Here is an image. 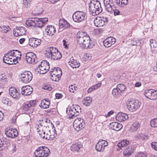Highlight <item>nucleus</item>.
<instances>
[{"mask_svg":"<svg viewBox=\"0 0 157 157\" xmlns=\"http://www.w3.org/2000/svg\"><path fill=\"white\" fill-rule=\"evenodd\" d=\"M35 11L36 13L35 14L37 15H39L41 14L43 12V10L41 7H37L36 9L35 10Z\"/></svg>","mask_w":157,"mask_h":157,"instance_id":"nucleus-51","label":"nucleus"},{"mask_svg":"<svg viewBox=\"0 0 157 157\" xmlns=\"http://www.w3.org/2000/svg\"><path fill=\"white\" fill-rule=\"evenodd\" d=\"M129 142L127 140H123L118 143L117 145L118 148H117V150H120L121 149L122 147H126L129 144Z\"/></svg>","mask_w":157,"mask_h":157,"instance_id":"nucleus-36","label":"nucleus"},{"mask_svg":"<svg viewBox=\"0 0 157 157\" xmlns=\"http://www.w3.org/2000/svg\"><path fill=\"white\" fill-rule=\"evenodd\" d=\"M40 20L43 22V23L44 25L48 21V18H39Z\"/></svg>","mask_w":157,"mask_h":157,"instance_id":"nucleus-61","label":"nucleus"},{"mask_svg":"<svg viewBox=\"0 0 157 157\" xmlns=\"http://www.w3.org/2000/svg\"><path fill=\"white\" fill-rule=\"evenodd\" d=\"M70 25L67 21L64 19H60L59 20V29H69L70 28Z\"/></svg>","mask_w":157,"mask_h":157,"instance_id":"nucleus-25","label":"nucleus"},{"mask_svg":"<svg viewBox=\"0 0 157 157\" xmlns=\"http://www.w3.org/2000/svg\"><path fill=\"white\" fill-rule=\"evenodd\" d=\"M101 85V83H99L96 85H94L92 86L94 90H95L98 89L99 87H100Z\"/></svg>","mask_w":157,"mask_h":157,"instance_id":"nucleus-56","label":"nucleus"},{"mask_svg":"<svg viewBox=\"0 0 157 157\" xmlns=\"http://www.w3.org/2000/svg\"><path fill=\"white\" fill-rule=\"evenodd\" d=\"M43 88L44 90H48L49 91H50L51 90V88L50 87V85L46 84H45L43 87Z\"/></svg>","mask_w":157,"mask_h":157,"instance_id":"nucleus-60","label":"nucleus"},{"mask_svg":"<svg viewBox=\"0 0 157 157\" xmlns=\"http://www.w3.org/2000/svg\"><path fill=\"white\" fill-rule=\"evenodd\" d=\"M88 5L89 11L93 15H98L102 11L101 3L98 0H91Z\"/></svg>","mask_w":157,"mask_h":157,"instance_id":"nucleus-1","label":"nucleus"},{"mask_svg":"<svg viewBox=\"0 0 157 157\" xmlns=\"http://www.w3.org/2000/svg\"><path fill=\"white\" fill-rule=\"evenodd\" d=\"M14 30L13 34L15 36H17V35L18 36L23 35L25 34L26 31V29L22 26H17Z\"/></svg>","mask_w":157,"mask_h":157,"instance_id":"nucleus-18","label":"nucleus"},{"mask_svg":"<svg viewBox=\"0 0 157 157\" xmlns=\"http://www.w3.org/2000/svg\"><path fill=\"white\" fill-rule=\"evenodd\" d=\"M44 125H45V126L46 125L45 124H44V122L42 121L40 122V121H39L37 124L38 127H36L37 132H39V133L40 132V128H41L43 126L44 127Z\"/></svg>","mask_w":157,"mask_h":157,"instance_id":"nucleus-47","label":"nucleus"},{"mask_svg":"<svg viewBox=\"0 0 157 157\" xmlns=\"http://www.w3.org/2000/svg\"><path fill=\"white\" fill-rule=\"evenodd\" d=\"M150 124L151 127H157V118L152 119L150 121Z\"/></svg>","mask_w":157,"mask_h":157,"instance_id":"nucleus-49","label":"nucleus"},{"mask_svg":"<svg viewBox=\"0 0 157 157\" xmlns=\"http://www.w3.org/2000/svg\"><path fill=\"white\" fill-rule=\"evenodd\" d=\"M2 140L3 139L2 138L1 141L0 142V148L3 147L6 148L10 145V140L7 139H5L3 140Z\"/></svg>","mask_w":157,"mask_h":157,"instance_id":"nucleus-38","label":"nucleus"},{"mask_svg":"<svg viewBox=\"0 0 157 157\" xmlns=\"http://www.w3.org/2000/svg\"><path fill=\"white\" fill-rule=\"evenodd\" d=\"M26 25L28 26L41 27L44 25L39 18H32L26 20Z\"/></svg>","mask_w":157,"mask_h":157,"instance_id":"nucleus-4","label":"nucleus"},{"mask_svg":"<svg viewBox=\"0 0 157 157\" xmlns=\"http://www.w3.org/2000/svg\"><path fill=\"white\" fill-rule=\"evenodd\" d=\"M108 18L106 17H97L94 19V23L95 25L98 27H101L107 24Z\"/></svg>","mask_w":157,"mask_h":157,"instance_id":"nucleus-9","label":"nucleus"},{"mask_svg":"<svg viewBox=\"0 0 157 157\" xmlns=\"http://www.w3.org/2000/svg\"><path fill=\"white\" fill-rule=\"evenodd\" d=\"M2 102L3 103L7 105H10L11 104V101L9 99L6 98H3L2 99Z\"/></svg>","mask_w":157,"mask_h":157,"instance_id":"nucleus-42","label":"nucleus"},{"mask_svg":"<svg viewBox=\"0 0 157 157\" xmlns=\"http://www.w3.org/2000/svg\"><path fill=\"white\" fill-rule=\"evenodd\" d=\"M86 13L83 12L78 11L73 14L72 18L74 21L75 22H79L84 20Z\"/></svg>","mask_w":157,"mask_h":157,"instance_id":"nucleus-8","label":"nucleus"},{"mask_svg":"<svg viewBox=\"0 0 157 157\" xmlns=\"http://www.w3.org/2000/svg\"><path fill=\"white\" fill-rule=\"evenodd\" d=\"M18 58H13V59L12 61V63H13V64H16L17 63H18V61L17 60Z\"/></svg>","mask_w":157,"mask_h":157,"instance_id":"nucleus-64","label":"nucleus"},{"mask_svg":"<svg viewBox=\"0 0 157 157\" xmlns=\"http://www.w3.org/2000/svg\"><path fill=\"white\" fill-rule=\"evenodd\" d=\"M5 133L7 137L10 138H15L18 135V132L16 129L10 128H6Z\"/></svg>","mask_w":157,"mask_h":157,"instance_id":"nucleus-11","label":"nucleus"},{"mask_svg":"<svg viewBox=\"0 0 157 157\" xmlns=\"http://www.w3.org/2000/svg\"><path fill=\"white\" fill-rule=\"evenodd\" d=\"M51 73V79L55 81H58L62 74V71L59 67L52 69Z\"/></svg>","mask_w":157,"mask_h":157,"instance_id":"nucleus-5","label":"nucleus"},{"mask_svg":"<svg viewBox=\"0 0 157 157\" xmlns=\"http://www.w3.org/2000/svg\"><path fill=\"white\" fill-rule=\"evenodd\" d=\"M8 54L9 53H7L5 55L3 59V61L4 63L9 64V62H8L9 61V60H10V57Z\"/></svg>","mask_w":157,"mask_h":157,"instance_id":"nucleus-46","label":"nucleus"},{"mask_svg":"<svg viewBox=\"0 0 157 157\" xmlns=\"http://www.w3.org/2000/svg\"><path fill=\"white\" fill-rule=\"evenodd\" d=\"M70 61L71 62L70 65L73 68H76L78 67L80 65V63H78L76 59H74L73 57L71 58Z\"/></svg>","mask_w":157,"mask_h":157,"instance_id":"nucleus-39","label":"nucleus"},{"mask_svg":"<svg viewBox=\"0 0 157 157\" xmlns=\"http://www.w3.org/2000/svg\"><path fill=\"white\" fill-rule=\"evenodd\" d=\"M103 2L106 10L108 12L111 13L113 11V7L110 4V0H104Z\"/></svg>","mask_w":157,"mask_h":157,"instance_id":"nucleus-32","label":"nucleus"},{"mask_svg":"<svg viewBox=\"0 0 157 157\" xmlns=\"http://www.w3.org/2000/svg\"><path fill=\"white\" fill-rule=\"evenodd\" d=\"M81 112L80 107L78 105H72L70 108L66 109V112L70 115L69 117L75 118Z\"/></svg>","mask_w":157,"mask_h":157,"instance_id":"nucleus-2","label":"nucleus"},{"mask_svg":"<svg viewBox=\"0 0 157 157\" xmlns=\"http://www.w3.org/2000/svg\"><path fill=\"white\" fill-rule=\"evenodd\" d=\"M50 127L48 126H45V125H44V127L42 129V132H43V134H45V133H51V129H50Z\"/></svg>","mask_w":157,"mask_h":157,"instance_id":"nucleus-45","label":"nucleus"},{"mask_svg":"<svg viewBox=\"0 0 157 157\" xmlns=\"http://www.w3.org/2000/svg\"><path fill=\"white\" fill-rule=\"evenodd\" d=\"M103 42L104 46L106 48H108L115 43L116 39L113 37L110 36L105 40Z\"/></svg>","mask_w":157,"mask_h":157,"instance_id":"nucleus-17","label":"nucleus"},{"mask_svg":"<svg viewBox=\"0 0 157 157\" xmlns=\"http://www.w3.org/2000/svg\"><path fill=\"white\" fill-rule=\"evenodd\" d=\"M58 51V49L52 47L48 48L46 50V52L45 53V56L47 57L50 58L51 55Z\"/></svg>","mask_w":157,"mask_h":157,"instance_id":"nucleus-21","label":"nucleus"},{"mask_svg":"<svg viewBox=\"0 0 157 157\" xmlns=\"http://www.w3.org/2000/svg\"><path fill=\"white\" fill-rule=\"evenodd\" d=\"M140 105V102L138 100H135L129 101L127 103V106L130 111L132 112L139 108Z\"/></svg>","mask_w":157,"mask_h":157,"instance_id":"nucleus-7","label":"nucleus"},{"mask_svg":"<svg viewBox=\"0 0 157 157\" xmlns=\"http://www.w3.org/2000/svg\"><path fill=\"white\" fill-rule=\"evenodd\" d=\"M55 96L56 99H59L63 97V95L61 94L56 93Z\"/></svg>","mask_w":157,"mask_h":157,"instance_id":"nucleus-62","label":"nucleus"},{"mask_svg":"<svg viewBox=\"0 0 157 157\" xmlns=\"http://www.w3.org/2000/svg\"><path fill=\"white\" fill-rule=\"evenodd\" d=\"M74 86L72 85H71L69 86V90L70 92L72 93H74Z\"/></svg>","mask_w":157,"mask_h":157,"instance_id":"nucleus-63","label":"nucleus"},{"mask_svg":"<svg viewBox=\"0 0 157 157\" xmlns=\"http://www.w3.org/2000/svg\"><path fill=\"white\" fill-rule=\"evenodd\" d=\"M134 148L132 146H129L123 151V155L126 157L130 156L133 151Z\"/></svg>","mask_w":157,"mask_h":157,"instance_id":"nucleus-34","label":"nucleus"},{"mask_svg":"<svg viewBox=\"0 0 157 157\" xmlns=\"http://www.w3.org/2000/svg\"><path fill=\"white\" fill-rule=\"evenodd\" d=\"M128 0H121V6H122V5H127L128 4Z\"/></svg>","mask_w":157,"mask_h":157,"instance_id":"nucleus-59","label":"nucleus"},{"mask_svg":"<svg viewBox=\"0 0 157 157\" xmlns=\"http://www.w3.org/2000/svg\"><path fill=\"white\" fill-rule=\"evenodd\" d=\"M144 94L147 98L151 100L157 99V90L153 89H149L145 90Z\"/></svg>","mask_w":157,"mask_h":157,"instance_id":"nucleus-10","label":"nucleus"},{"mask_svg":"<svg viewBox=\"0 0 157 157\" xmlns=\"http://www.w3.org/2000/svg\"><path fill=\"white\" fill-rule=\"evenodd\" d=\"M10 94L13 98H17L19 95V93L14 88L10 87L9 89Z\"/></svg>","mask_w":157,"mask_h":157,"instance_id":"nucleus-33","label":"nucleus"},{"mask_svg":"<svg viewBox=\"0 0 157 157\" xmlns=\"http://www.w3.org/2000/svg\"><path fill=\"white\" fill-rule=\"evenodd\" d=\"M116 88L121 93L125 90L126 87L125 85L123 84H119L117 85Z\"/></svg>","mask_w":157,"mask_h":157,"instance_id":"nucleus-43","label":"nucleus"},{"mask_svg":"<svg viewBox=\"0 0 157 157\" xmlns=\"http://www.w3.org/2000/svg\"><path fill=\"white\" fill-rule=\"evenodd\" d=\"M7 53H9L8 55L10 56V57L16 56L14 50H10Z\"/></svg>","mask_w":157,"mask_h":157,"instance_id":"nucleus-55","label":"nucleus"},{"mask_svg":"<svg viewBox=\"0 0 157 157\" xmlns=\"http://www.w3.org/2000/svg\"><path fill=\"white\" fill-rule=\"evenodd\" d=\"M45 65L43 63H41L40 65H38V67L35 69V71L37 73H40V74H44L47 72V71H45Z\"/></svg>","mask_w":157,"mask_h":157,"instance_id":"nucleus-29","label":"nucleus"},{"mask_svg":"<svg viewBox=\"0 0 157 157\" xmlns=\"http://www.w3.org/2000/svg\"><path fill=\"white\" fill-rule=\"evenodd\" d=\"M108 145V142L103 140H100L95 146V149L99 152L103 151L105 147Z\"/></svg>","mask_w":157,"mask_h":157,"instance_id":"nucleus-13","label":"nucleus"},{"mask_svg":"<svg viewBox=\"0 0 157 157\" xmlns=\"http://www.w3.org/2000/svg\"><path fill=\"white\" fill-rule=\"evenodd\" d=\"M81 42L78 43L80 46L82 48H92L94 46V43L90 40L89 36L85 37Z\"/></svg>","mask_w":157,"mask_h":157,"instance_id":"nucleus-6","label":"nucleus"},{"mask_svg":"<svg viewBox=\"0 0 157 157\" xmlns=\"http://www.w3.org/2000/svg\"><path fill=\"white\" fill-rule=\"evenodd\" d=\"M15 55L16 56H15L16 58H19V59H21V52L17 50H14Z\"/></svg>","mask_w":157,"mask_h":157,"instance_id":"nucleus-52","label":"nucleus"},{"mask_svg":"<svg viewBox=\"0 0 157 157\" xmlns=\"http://www.w3.org/2000/svg\"><path fill=\"white\" fill-rule=\"evenodd\" d=\"M43 63L45 65V71H47L49 70L50 68L49 64L47 61L46 60H43L41 61V63Z\"/></svg>","mask_w":157,"mask_h":157,"instance_id":"nucleus-50","label":"nucleus"},{"mask_svg":"<svg viewBox=\"0 0 157 157\" xmlns=\"http://www.w3.org/2000/svg\"><path fill=\"white\" fill-rule=\"evenodd\" d=\"M45 31L47 35L52 36L55 33L56 29L54 26L49 25L47 27V28L45 29Z\"/></svg>","mask_w":157,"mask_h":157,"instance_id":"nucleus-30","label":"nucleus"},{"mask_svg":"<svg viewBox=\"0 0 157 157\" xmlns=\"http://www.w3.org/2000/svg\"><path fill=\"white\" fill-rule=\"evenodd\" d=\"M50 151L47 147L42 146L38 147L34 152L35 157H47Z\"/></svg>","mask_w":157,"mask_h":157,"instance_id":"nucleus-3","label":"nucleus"},{"mask_svg":"<svg viewBox=\"0 0 157 157\" xmlns=\"http://www.w3.org/2000/svg\"><path fill=\"white\" fill-rule=\"evenodd\" d=\"M135 157H147L146 155L143 152H139L136 154Z\"/></svg>","mask_w":157,"mask_h":157,"instance_id":"nucleus-54","label":"nucleus"},{"mask_svg":"<svg viewBox=\"0 0 157 157\" xmlns=\"http://www.w3.org/2000/svg\"><path fill=\"white\" fill-rule=\"evenodd\" d=\"M128 118V115L125 113H119L116 117V119L120 122L124 121Z\"/></svg>","mask_w":157,"mask_h":157,"instance_id":"nucleus-24","label":"nucleus"},{"mask_svg":"<svg viewBox=\"0 0 157 157\" xmlns=\"http://www.w3.org/2000/svg\"><path fill=\"white\" fill-rule=\"evenodd\" d=\"M25 57L26 61L29 63H35L37 62L36 54L33 52H29L27 53Z\"/></svg>","mask_w":157,"mask_h":157,"instance_id":"nucleus-14","label":"nucleus"},{"mask_svg":"<svg viewBox=\"0 0 157 157\" xmlns=\"http://www.w3.org/2000/svg\"><path fill=\"white\" fill-rule=\"evenodd\" d=\"M54 134L52 135L51 133H48L45 132V134H43V132H41L39 133L40 137L43 139H45L46 140H52L55 138L57 136L56 131L55 128L54 127Z\"/></svg>","mask_w":157,"mask_h":157,"instance_id":"nucleus-16","label":"nucleus"},{"mask_svg":"<svg viewBox=\"0 0 157 157\" xmlns=\"http://www.w3.org/2000/svg\"><path fill=\"white\" fill-rule=\"evenodd\" d=\"M140 127V123L139 121L134 122L130 128L131 131L135 132L137 131Z\"/></svg>","mask_w":157,"mask_h":157,"instance_id":"nucleus-35","label":"nucleus"},{"mask_svg":"<svg viewBox=\"0 0 157 157\" xmlns=\"http://www.w3.org/2000/svg\"><path fill=\"white\" fill-rule=\"evenodd\" d=\"M109 126L112 129L117 131L120 130L122 127V125L121 124L116 122L110 123Z\"/></svg>","mask_w":157,"mask_h":157,"instance_id":"nucleus-27","label":"nucleus"},{"mask_svg":"<svg viewBox=\"0 0 157 157\" xmlns=\"http://www.w3.org/2000/svg\"><path fill=\"white\" fill-rule=\"evenodd\" d=\"M82 147V145L80 142H78L73 144L71 147V150L73 152H78L80 148Z\"/></svg>","mask_w":157,"mask_h":157,"instance_id":"nucleus-22","label":"nucleus"},{"mask_svg":"<svg viewBox=\"0 0 157 157\" xmlns=\"http://www.w3.org/2000/svg\"><path fill=\"white\" fill-rule=\"evenodd\" d=\"M41 40L35 38H31L29 39V45L33 48L36 47L41 44Z\"/></svg>","mask_w":157,"mask_h":157,"instance_id":"nucleus-20","label":"nucleus"},{"mask_svg":"<svg viewBox=\"0 0 157 157\" xmlns=\"http://www.w3.org/2000/svg\"><path fill=\"white\" fill-rule=\"evenodd\" d=\"M34 101H32L29 102L24 103L23 105V110L25 112L29 111L31 107L34 106Z\"/></svg>","mask_w":157,"mask_h":157,"instance_id":"nucleus-23","label":"nucleus"},{"mask_svg":"<svg viewBox=\"0 0 157 157\" xmlns=\"http://www.w3.org/2000/svg\"><path fill=\"white\" fill-rule=\"evenodd\" d=\"M136 137L140 138L142 140H147L149 139V136L144 134L139 133L136 136Z\"/></svg>","mask_w":157,"mask_h":157,"instance_id":"nucleus-41","label":"nucleus"},{"mask_svg":"<svg viewBox=\"0 0 157 157\" xmlns=\"http://www.w3.org/2000/svg\"><path fill=\"white\" fill-rule=\"evenodd\" d=\"M151 145L153 148L157 151V142H152L151 143Z\"/></svg>","mask_w":157,"mask_h":157,"instance_id":"nucleus-58","label":"nucleus"},{"mask_svg":"<svg viewBox=\"0 0 157 157\" xmlns=\"http://www.w3.org/2000/svg\"><path fill=\"white\" fill-rule=\"evenodd\" d=\"M62 57L61 53L58 51L54 53L53 55L51 56L50 58L51 59L54 60H59Z\"/></svg>","mask_w":157,"mask_h":157,"instance_id":"nucleus-37","label":"nucleus"},{"mask_svg":"<svg viewBox=\"0 0 157 157\" xmlns=\"http://www.w3.org/2000/svg\"><path fill=\"white\" fill-rule=\"evenodd\" d=\"M50 104V102L49 99H45L41 101L40 106L41 108L47 109L49 108Z\"/></svg>","mask_w":157,"mask_h":157,"instance_id":"nucleus-31","label":"nucleus"},{"mask_svg":"<svg viewBox=\"0 0 157 157\" xmlns=\"http://www.w3.org/2000/svg\"><path fill=\"white\" fill-rule=\"evenodd\" d=\"M77 39L78 42H81L84 40L85 37H87L88 36L86 33L83 32L82 31H79L77 33Z\"/></svg>","mask_w":157,"mask_h":157,"instance_id":"nucleus-28","label":"nucleus"},{"mask_svg":"<svg viewBox=\"0 0 157 157\" xmlns=\"http://www.w3.org/2000/svg\"><path fill=\"white\" fill-rule=\"evenodd\" d=\"M73 126L75 128H76L79 129L77 130L78 131L82 129L85 126L84 120L80 118H77L75 119L73 122Z\"/></svg>","mask_w":157,"mask_h":157,"instance_id":"nucleus-15","label":"nucleus"},{"mask_svg":"<svg viewBox=\"0 0 157 157\" xmlns=\"http://www.w3.org/2000/svg\"><path fill=\"white\" fill-rule=\"evenodd\" d=\"M33 75L29 71H25L21 75V81L24 83H28L30 82L32 79Z\"/></svg>","mask_w":157,"mask_h":157,"instance_id":"nucleus-12","label":"nucleus"},{"mask_svg":"<svg viewBox=\"0 0 157 157\" xmlns=\"http://www.w3.org/2000/svg\"><path fill=\"white\" fill-rule=\"evenodd\" d=\"M92 98L89 97H86L84 98L82 101L83 104L86 106H89L92 103Z\"/></svg>","mask_w":157,"mask_h":157,"instance_id":"nucleus-40","label":"nucleus"},{"mask_svg":"<svg viewBox=\"0 0 157 157\" xmlns=\"http://www.w3.org/2000/svg\"><path fill=\"white\" fill-rule=\"evenodd\" d=\"M151 48L152 54L157 53V42L155 40L151 39L150 40Z\"/></svg>","mask_w":157,"mask_h":157,"instance_id":"nucleus-26","label":"nucleus"},{"mask_svg":"<svg viewBox=\"0 0 157 157\" xmlns=\"http://www.w3.org/2000/svg\"><path fill=\"white\" fill-rule=\"evenodd\" d=\"M112 94L113 95H118L121 93L117 88L113 89L112 92Z\"/></svg>","mask_w":157,"mask_h":157,"instance_id":"nucleus-53","label":"nucleus"},{"mask_svg":"<svg viewBox=\"0 0 157 157\" xmlns=\"http://www.w3.org/2000/svg\"><path fill=\"white\" fill-rule=\"evenodd\" d=\"M0 28L1 29V32L5 33L9 31L10 29V27L8 25H3L2 26H0Z\"/></svg>","mask_w":157,"mask_h":157,"instance_id":"nucleus-44","label":"nucleus"},{"mask_svg":"<svg viewBox=\"0 0 157 157\" xmlns=\"http://www.w3.org/2000/svg\"><path fill=\"white\" fill-rule=\"evenodd\" d=\"M113 12L114 13V16L118 15L120 14V11L117 9H113L112 12L111 13H112Z\"/></svg>","mask_w":157,"mask_h":157,"instance_id":"nucleus-57","label":"nucleus"},{"mask_svg":"<svg viewBox=\"0 0 157 157\" xmlns=\"http://www.w3.org/2000/svg\"><path fill=\"white\" fill-rule=\"evenodd\" d=\"M33 91L32 87L29 86H23L21 88V94L24 96L29 95Z\"/></svg>","mask_w":157,"mask_h":157,"instance_id":"nucleus-19","label":"nucleus"},{"mask_svg":"<svg viewBox=\"0 0 157 157\" xmlns=\"http://www.w3.org/2000/svg\"><path fill=\"white\" fill-rule=\"evenodd\" d=\"M31 0H23L24 5L27 8H29L30 7V3Z\"/></svg>","mask_w":157,"mask_h":157,"instance_id":"nucleus-48","label":"nucleus"}]
</instances>
